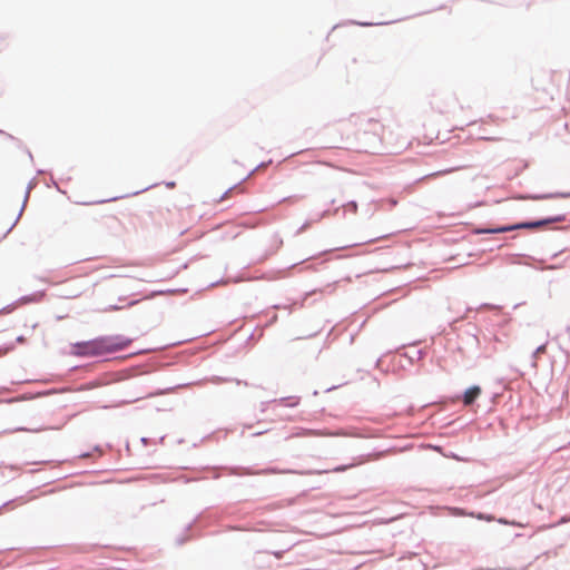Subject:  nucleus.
Listing matches in <instances>:
<instances>
[{
	"instance_id": "f257e3e1",
	"label": "nucleus",
	"mask_w": 570,
	"mask_h": 570,
	"mask_svg": "<svg viewBox=\"0 0 570 570\" xmlns=\"http://www.w3.org/2000/svg\"><path fill=\"white\" fill-rule=\"evenodd\" d=\"M131 343L130 338L116 335L102 336L87 342H80L72 345V354L85 357L102 356L125 350Z\"/></svg>"
},
{
	"instance_id": "f03ea898",
	"label": "nucleus",
	"mask_w": 570,
	"mask_h": 570,
	"mask_svg": "<svg viewBox=\"0 0 570 570\" xmlns=\"http://www.w3.org/2000/svg\"><path fill=\"white\" fill-rule=\"evenodd\" d=\"M451 130L442 131L435 124H425L417 132L415 139L419 145L444 144L451 139Z\"/></svg>"
},
{
	"instance_id": "7ed1b4c3",
	"label": "nucleus",
	"mask_w": 570,
	"mask_h": 570,
	"mask_svg": "<svg viewBox=\"0 0 570 570\" xmlns=\"http://www.w3.org/2000/svg\"><path fill=\"white\" fill-rule=\"evenodd\" d=\"M563 220H564L563 216H556V217L537 220V222L520 223V224H515V225H511V226H503V227H498V228H493V229H484V230H480V233H505V232L521 229V228L535 229V228H539L541 226H544V225H548L551 223H559V222H563Z\"/></svg>"
},
{
	"instance_id": "20e7f679",
	"label": "nucleus",
	"mask_w": 570,
	"mask_h": 570,
	"mask_svg": "<svg viewBox=\"0 0 570 570\" xmlns=\"http://www.w3.org/2000/svg\"><path fill=\"white\" fill-rule=\"evenodd\" d=\"M481 387L478 385L468 389L463 395L464 405H471L481 395Z\"/></svg>"
},
{
	"instance_id": "39448f33",
	"label": "nucleus",
	"mask_w": 570,
	"mask_h": 570,
	"mask_svg": "<svg viewBox=\"0 0 570 570\" xmlns=\"http://www.w3.org/2000/svg\"><path fill=\"white\" fill-rule=\"evenodd\" d=\"M452 171H453V169H444V170H441V171H436V173L430 174L428 177H438L440 175L450 174Z\"/></svg>"
},
{
	"instance_id": "423d86ee",
	"label": "nucleus",
	"mask_w": 570,
	"mask_h": 570,
	"mask_svg": "<svg viewBox=\"0 0 570 570\" xmlns=\"http://www.w3.org/2000/svg\"><path fill=\"white\" fill-rule=\"evenodd\" d=\"M377 128H379V126L375 124V125H374V129H373V135L376 137V140H377L379 142H381L382 138H381L380 132L377 131Z\"/></svg>"
},
{
	"instance_id": "0eeeda50",
	"label": "nucleus",
	"mask_w": 570,
	"mask_h": 570,
	"mask_svg": "<svg viewBox=\"0 0 570 570\" xmlns=\"http://www.w3.org/2000/svg\"><path fill=\"white\" fill-rule=\"evenodd\" d=\"M346 468H347V466H338V468L334 469V471H337V472H340V471H345V470H346Z\"/></svg>"
},
{
	"instance_id": "6e6552de",
	"label": "nucleus",
	"mask_w": 570,
	"mask_h": 570,
	"mask_svg": "<svg viewBox=\"0 0 570 570\" xmlns=\"http://www.w3.org/2000/svg\"><path fill=\"white\" fill-rule=\"evenodd\" d=\"M233 191V188H229L228 191H226L225 196H227L228 193Z\"/></svg>"
}]
</instances>
